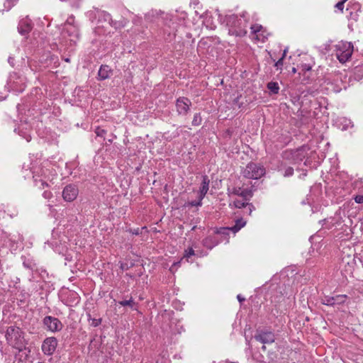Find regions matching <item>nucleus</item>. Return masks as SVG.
Masks as SVG:
<instances>
[{"instance_id":"nucleus-19","label":"nucleus","mask_w":363,"mask_h":363,"mask_svg":"<svg viewBox=\"0 0 363 363\" xmlns=\"http://www.w3.org/2000/svg\"><path fill=\"white\" fill-rule=\"evenodd\" d=\"M245 224H246V222L243 219H242V218L237 219L235 224L233 227H230V229H231L232 232H233L234 233H236L242 227H244L245 225Z\"/></svg>"},{"instance_id":"nucleus-41","label":"nucleus","mask_w":363,"mask_h":363,"mask_svg":"<svg viewBox=\"0 0 363 363\" xmlns=\"http://www.w3.org/2000/svg\"><path fill=\"white\" fill-rule=\"evenodd\" d=\"M130 232L134 235H139L140 233V230L139 228H137V229L130 230Z\"/></svg>"},{"instance_id":"nucleus-31","label":"nucleus","mask_w":363,"mask_h":363,"mask_svg":"<svg viewBox=\"0 0 363 363\" xmlns=\"http://www.w3.org/2000/svg\"><path fill=\"white\" fill-rule=\"evenodd\" d=\"M294 174V168L291 167H288L285 169L284 176V177H291Z\"/></svg>"},{"instance_id":"nucleus-44","label":"nucleus","mask_w":363,"mask_h":363,"mask_svg":"<svg viewBox=\"0 0 363 363\" xmlns=\"http://www.w3.org/2000/svg\"><path fill=\"white\" fill-rule=\"evenodd\" d=\"M23 265H24L26 268H29V269H30V268H31V267H30L28 264L26 263L25 262H23Z\"/></svg>"},{"instance_id":"nucleus-16","label":"nucleus","mask_w":363,"mask_h":363,"mask_svg":"<svg viewBox=\"0 0 363 363\" xmlns=\"http://www.w3.org/2000/svg\"><path fill=\"white\" fill-rule=\"evenodd\" d=\"M230 231H232L230 228H220L216 229L215 233L220 236V238L218 239L222 240V242L225 241L228 242L229 240V235Z\"/></svg>"},{"instance_id":"nucleus-34","label":"nucleus","mask_w":363,"mask_h":363,"mask_svg":"<svg viewBox=\"0 0 363 363\" xmlns=\"http://www.w3.org/2000/svg\"><path fill=\"white\" fill-rule=\"evenodd\" d=\"M13 89H14L16 91L22 92L25 89V84H23L19 88L17 86V82H13Z\"/></svg>"},{"instance_id":"nucleus-45","label":"nucleus","mask_w":363,"mask_h":363,"mask_svg":"<svg viewBox=\"0 0 363 363\" xmlns=\"http://www.w3.org/2000/svg\"><path fill=\"white\" fill-rule=\"evenodd\" d=\"M286 52H287V50H286V49L284 50V53H283V55H282V57H283V58H284V57H285L286 54Z\"/></svg>"},{"instance_id":"nucleus-11","label":"nucleus","mask_w":363,"mask_h":363,"mask_svg":"<svg viewBox=\"0 0 363 363\" xmlns=\"http://www.w3.org/2000/svg\"><path fill=\"white\" fill-rule=\"evenodd\" d=\"M346 295L326 296L322 298V303L327 306L340 305L345 302Z\"/></svg>"},{"instance_id":"nucleus-42","label":"nucleus","mask_w":363,"mask_h":363,"mask_svg":"<svg viewBox=\"0 0 363 363\" xmlns=\"http://www.w3.org/2000/svg\"><path fill=\"white\" fill-rule=\"evenodd\" d=\"M13 60H14V59L11 57H9L8 59L9 63H10L12 66L13 65Z\"/></svg>"},{"instance_id":"nucleus-3","label":"nucleus","mask_w":363,"mask_h":363,"mask_svg":"<svg viewBox=\"0 0 363 363\" xmlns=\"http://www.w3.org/2000/svg\"><path fill=\"white\" fill-rule=\"evenodd\" d=\"M353 50V45L350 42L341 41L335 45V55L341 63H345L350 59Z\"/></svg>"},{"instance_id":"nucleus-48","label":"nucleus","mask_w":363,"mask_h":363,"mask_svg":"<svg viewBox=\"0 0 363 363\" xmlns=\"http://www.w3.org/2000/svg\"><path fill=\"white\" fill-rule=\"evenodd\" d=\"M66 62H69V60L68 58L65 59Z\"/></svg>"},{"instance_id":"nucleus-43","label":"nucleus","mask_w":363,"mask_h":363,"mask_svg":"<svg viewBox=\"0 0 363 363\" xmlns=\"http://www.w3.org/2000/svg\"><path fill=\"white\" fill-rule=\"evenodd\" d=\"M128 267H127V264H121V269H122L123 270V269H126Z\"/></svg>"},{"instance_id":"nucleus-25","label":"nucleus","mask_w":363,"mask_h":363,"mask_svg":"<svg viewBox=\"0 0 363 363\" xmlns=\"http://www.w3.org/2000/svg\"><path fill=\"white\" fill-rule=\"evenodd\" d=\"M202 122V118L201 116L200 113H196L194 114L193 121L191 122L192 125L194 126H199L201 124Z\"/></svg>"},{"instance_id":"nucleus-4","label":"nucleus","mask_w":363,"mask_h":363,"mask_svg":"<svg viewBox=\"0 0 363 363\" xmlns=\"http://www.w3.org/2000/svg\"><path fill=\"white\" fill-rule=\"evenodd\" d=\"M242 174L247 179H258L265 174V169L259 164L250 162L242 169Z\"/></svg>"},{"instance_id":"nucleus-23","label":"nucleus","mask_w":363,"mask_h":363,"mask_svg":"<svg viewBox=\"0 0 363 363\" xmlns=\"http://www.w3.org/2000/svg\"><path fill=\"white\" fill-rule=\"evenodd\" d=\"M88 320L89 322L90 325L93 327H97L101 323V318H91V315L89 313L88 315Z\"/></svg>"},{"instance_id":"nucleus-9","label":"nucleus","mask_w":363,"mask_h":363,"mask_svg":"<svg viewBox=\"0 0 363 363\" xmlns=\"http://www.w3.org/2000/svg\"><path fill=\"white\" fill-rule=\"evenodd\" d=\"M191 101L186 97H179L176 101L177 112L179 115L186 116L190 110Z\"/></svg>"},{"instance_id":"nucleus-37","label":"nucleus","mask_w":363,"mask_h":363,"mask_svg":"<svg viewBox=\"0 0 363 363\" xmlns=\"http://www.w3.org/2000/svg\"><path fill=\"white\" fill-rule=\"evenodd\" d=\"M354 200L357 203H363V195H357L354 197Z\"/></svg>"},{"instance_id":"nucleus-10","label":"nucleus","mask_w":363,"mask_h":363,"mask_svg":"<svg viewBox=\"0 0 363 363\" xmlns=\"http://www.w3.org/2000/svg\"><path fill=\"white\" fill-rule=\"evenodd\" d=\"M79 193L78 188L74 184L67 185L62 191V197L65 201H73Z\"/></svg>"},{"instance_id":"nucleus-24","label":"nucleus","mask_w":363,"mask_h":363,"mask_svg":"<svg viewBox=\"0 0 363 363\" xmlns=\"http://www.w3.org/2000/svg\"><path fill=\"white\" fill-rule=\"evenodd\" d=\"M240 196L242 197L245 201H248L252 196V191L247 189H242Z\"/></svg>"},{"instance_id":"nucleus-2","label":"nucleus","mask_w":363,"mask_h":363,"mask_svg":"<svg viewBox=\"0 0 363 363\" xmlns=\"http://www.w3.org/2000/svg\"><path fill=\"white\" fill-rule=\"evenodd\" d=\"M5 337L7 343L19 352L23 351L26 347V342L24 338V333L19 327L14 325L8 327Z\"/></svg>"},{"instance_id":"nucleus-28","label":"nucleus","mask_w":363,"mask_h":363,"mask_svg":"<svg viewBox=\"0 0 363 363\" xmlns=\"http://www.w3.org/2000/svg\"><path fill=\"white\" fill-rule=\"evenodd\" d=\"M242 188L240 187H233L232 189H228V194L229 195L233 194L240 196L241 194Z\"/></svg>"},{"instance_id":"nucleus-39","label":"nucleus","mask_w":363,"mask_h":363,"mask_svg":"<svg viewBox=\"0 0 363 363\" xmlns=\"http://www.w3.org/2000/svg\"><path fill=\"white\" fill-rule=\"evenodd\" d=\"M301 68H302V70L304 72L309 71L311 69V67L307 64L302 65Z\"/></svg>"},{"instance_id":"nucleus-33","label":"nucleus","mask_w":363,"mask_h":363,"mask_svg":"<svg viewBox=\"0 0 363 363\" xmlns=\"http://www.w3.org/2000/svg\"><path fill=\"white\" fill-rule=\"evenodd\" d=\"M262 26L261 25H258V24H255V25H253L251 26V30H252V33H257L258 32H259V30L262 29Z\"/></svg>"},{"instance_id":"nucleus-30","label":"nucleus","mask_w":363,"mask_h":363,"mask_svg":"<svg viewBox=\"0 0 363 363\" xmlns=\"http://www.w3.org/2000/svg\"><path fill=\"white\" fill-rule=\"evenodd\" d=\"M95 133L97 137H100V138H104L105 137V135L106 133V130L100 128V127H97L95 130Z\"/></svg>"},{"instance_id":"nucleus-20","label":"nucleus","mask_w":363,"mask_h":363,"mask_svg":"<svg viewBox=\"0 0 363 363\" xmlns=\"http://www.w3.org/2000/svg\"><path fill=\"white\" fill-rule=\"evenodd\" d=\"M195 255V252L192 247H189L187 250H185L184 257L182 258L181 261H179L177 263H174V265L179 264L184 259H186V261H189V259L193 256Z\"/></svg>"},{"instance_id":"nucleus-22","label":"nucleus","mask_w":363,"mask_h":363,"mask_svg":"<svg viewBox=\"0 0 363 363\" xmlns=\"http://www.w3.org/2000/svg\"><path fill=\"white\" fill-rule=\"evenodd\" d=\"M33 178L35 186H37L38 188L43 189L45 187L48 186V184L43 179L35 178V176L33 177Z\"/></svg>"},{"instance_id":"nucleus-29","label":"nucleus","mask_w":363,"mask_h":363,"mask_svg":"<svg viewBox=\"0 0 363 363\" xmlns=\"http://www.w3.org/2000/svg\"><path fill=\"white\" fill-rule=\"evenodd\" d=\"M244 212L243 214L250 216L252 212L255 209V206L252 204L248 203V204L243 208Z\"/></svg>"},{"instance_id":"nucleus-40","label":"nucleus","mask_w":363,"mask_h":363,"mask_svg":"<svg viewBox=\"0 0 363 363\" xmlns=\"http://www.w3.org/2000/svg\"><path fill=\"white\" fill-rule=\"evenodd\" d=\"M237 298L240 303H242L245 300V298L243 296H242V295H240V294H238L237 296Z\"/></svg>"},{"instance_id":"nucleus-47","label":"nucleus","mask_w":363,"mask_h":363,"mask_svg":"<svg viewBox=\"0 0 363 363\" xmlns=\"http://www.w3.org/2000/svg\"><path fill=\"white\" fill-rule=\"evenodd\" d=\"M292 72L295 73L296 72V68L294 67L293 69H292Z\"/></svg>"},{"instance_id":"nucleus-21","label":"nucleus","mask_w":363,"mask_h":363,"mask_svg":"<svg viewBox=\"0 0 363 363\" xmlns=\"http://www.w3.org/2000/svg\"><path fill=\"white\" fill-rule=\"evenodd\" d=\"M267 88L272 94H277L279 91V86L278 83L275 82H269L267 84Z\"/></svg>"},{"instance_id":"nucleus-27","label":"nucleus","mask_w":363,"mask_h":363,"mask_svg":"<svg viewBox=\"0 0 363 363\" xmlns=\"http://www.w3.org/2000/svg\"><path fill=\"white\" fill-rule=\"evenodd\" d=\"M18 1V0H5L4 4L5 9L9 11Z\"/></svg>"},{"instance_id":"nucleus-1","label":"nucleus","mask_w":363,"mask_h":363,"mask_svg":"<svg viewBox=\"0 0 363 363\" xmlns=\"http://www.w3.org/2000/svg\"><path fill=\"white\" fill-rule=\"evenodd\" d=\"M228 33L236 37H243L247 33V20L245 16L238 17L232 14L225 18Z\"/></svg>"},{"instance_id":"nucleus-26","label":"nucleus","mask_w":363,"mask_h":363,"mask_svg":"<svg viewBox=\"0 0 363 363\" xmlns=\"http://www.w3.org/2000/svg\"><path fill=\"white\" fill-rule=\"evenodd\" d=\"M248 204V202L247 201H245L244 199H236L233 202V205L237 208H243Z\"/></svg>"},{"instance_id":"nucleus-7","label":"nucleus","mask_w":363,"mask_h":363,"mask_svg":"<svg viewBox=\"0 0 363 363\" xmlns=\"http://www.w3.org/2000/svg\"><path fill=\"white\" fill-rule=\"evenodd\" d=\"M43 323L45 328L52 333L60 331L63 328L62 323L58 318L50 315L45 316Z\"/></svg>"},{"instance_id":"nucleus-36","label":"nucleus","mask_w":363,"mask_h":363,"mask_svg":"<svg viewBox=\"0 0 363 363\" xmlns=\"http://www.w3.org/2000/svg\"><path fill=\"white\" fill-rule=\"evenodd\" d=\"M283 61H284V58L283 57H281L279 60H277L275 64H274V66L277 68V69H281V67L283 66Z\"/></svg>"},{"instance_id":"nucleus-14","label":"nucleus","mask_w":363,"mask_h":363,"mask_svg":"<svg viewBox=\"0 0 363 363\" xmlns=\"http://www.w3.org/2000/svg\"><path fill=\"white\" fill-rule=\"evenodd\" d=\"M222 240H219L216 235H208L202 240L203 245L209 249L212 250L214 247L218 245Z\"/></svg>"},{"instance_id":"nucleus-13","label":"nucleus","mask_w":363,"mask_h":363,"mask_svg":"<svg viewBox=\"0 0 363 363\" xmlns=\"http://www.w3.org/2000/svg\"><path fill=\"white\" fill-rule=\"evenodd\" d=\"M113 74V70L107 65H101L97 79L99 81H103L111 77Z\"/></svg>"},{"instance_id":"nucleus-8","label":"nucleus","mask_w":363,"mask_h":363,"mask_svg":"<svg viewBox=\"0 0 363 363\" xmlns=\"http://www.w3.org/2000/svg\"><path fill=\"white\" fill-rule=\"evenodd\" d=\"M58 342L56 337H49L45 338L41 345L42 352L45 355L51 356L56 350Z\"/></svg>"},{"instance_id":"nucleus-6","label":"nucleus","mask_w":363,"mask_h":363,"mask_svg":"<svg viewBox=\"0 0 363 363\" xmlns=\"http://www.w3.org/2000/svg\"><path fill=\"white\" fill-rule=\"evenodd\" d=\"M254 338L256 341L259 342L264 345L272 344L275 340V335L274 333L272 331L257 330L254 336ZM262 349L265 350L266 346L263 345Z\"/></svg>"},{"instance_id":"nucleus-5","label":"nucleus","mask_w":363,"mask_h":363,"mask_svg":"<svg viewBox=\"0 0 363 363\" xmlns=\"http://www.w3.org/2000/svg\"><path fill=\"white\" fill-rule=\"evenodd\" d=\"M210 180L207 175L202 177V182L199 188V192L198 195V199L191 201H187L184 204V207L190 208L193 206H201L202 205V200L207 194L209 189Z\"/></svg>"},{"instance_id":"nucleus-38","label":"nucleus","mask_w":363,"mask_h":363,"mask_svg":"<svg viewBox=\"0 0 363 363\" xmlns=\"http://www.w3.org/2000/svg\"><path fill=\"white\" fill-rule=\"evenodd\" d=\"M111 24L116 28H121V27H123L125 26V23H123V21H121L119 22L118 23H117L116 22H114L111 20Z\"/></svg>"},{"instance_id":"nucleus-46","label":"nucleus","mask_w":363,"mask_h":363,"mask_svg":"<svg viewBox=\"0 0 363 363\" xmlns=\"http://www.w3.org/2000/svg\"><path fill=\"white\" fill-rule=\"evenodd\" d=\"M270 315H272L274 317L276 316V314L273 313V311H271Z\"/></svg>"},{"instance_id":"nucleus-15","label":"nucleus","mask_w":363,"mask_h":363,"mask_svg":"<svg viewBox=\"0 0 363 363\" xmlns=\"http://www.w3.org/2000/svg\"><path fill=\"white\" fill-rule=\"evenodd\" d=\"M32 28L31 23L29 19H22L20 21L18 26V32L24 35L28 34Z\"/></svg>"},{"instance_id":"nucleus-35","label":"nucleus","mask_w":363,"mask_h":363,"mask_svg":"<svg viewBox=\"0 0 363 363\" xmlns=\"http://www.w3.org/2000/svg\"><path fill=\"white\" fill-rule=\"evenodd\" d=\"M43 196L47 199L49 200L52 197V194L50 191H45L43 194Z\"/></svg>"},{"instance_id":"nucleus-12","label":"nucleus","mask_w":363,"mask_h":363,"mask_svg":"<svg viewBox=\"0 0 363 363\" xmlns=\"http://www.w3.org/2000/svg\"><path fill=\"white\" fill-rule=\"evenodd\" d=\"M309 147L307 145H303L296 150H293V154H294L295 163H300L306 158L308 155Z\"/></svg>"},{"instance_id":"nucleus-18","label":"nucleus","mask_w":363,"mask_h":363,"mask_svg":"<svg viewBox=\"0 0 363 363\" xmlns=\"http://www.w3.org/2000/svg\"><path fill=\"white\" fill-rule=\"evenodd\" d=\"M281 157L284 160L289 161L291 164H296L293 150H286L284 151L281 154Z\"/></svg>"},{"instance_id":"nucleus-32","label":"nucleus","mask_w":363,"mask_h":363,"mask_svg":"<svg viewBox=\"0 0 363 363\" xmlns=\"http://www.w3.org/2000/svg\"><path fill=\"white\" fill-rule=\"evenodd\" d=\"M347 0H341L340 1L337 2L335 7L336 9H337L338 10H340V11H342L343 9H344V6H345V2L347 1Z\"/></svg>"},{"instance_id":"nucleus-17","label":"nucleus","mask_w":363,"mask_h":363,"mask_svg":"<svg viewBox=\"0 0 363 363\" xmlns=\"http://www.w3.org/2000/svg\"><path fill=\"white\" fill-rule=\"evenodd\" d=\"M118 304L122 306H128L134 311H138V304L135 303L132 298L128 300H123L118 301Z\"/></svg>"},{"instance_id":"nucleus-49","label":"nucleus","mask_w":363,"mask_h":363,"mask_svg":"<svg viewBox=\"0 0 363 363\" xmlns=\"http://www.w3.org/2000/svg\"><path fill=\"white\" fill-rule=\"evenodd\" d=\"M108 142H109L110 143H112V140H108Z\"/></svg>"}]
</instances>
